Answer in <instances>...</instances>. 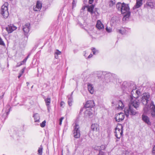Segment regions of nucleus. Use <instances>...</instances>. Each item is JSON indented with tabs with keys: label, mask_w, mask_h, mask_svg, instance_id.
Segmentation results:
<instances>
[{
	"label": "nucleus",
	"mask_w": 155,
	"mask_h": 155,
	"mask_svg": "<svg viewBox=\"0 0 155 155\" xmlns=\"http://www.w3.org/2000/svg\"><path fill=\"white\" fill-rule=\"evenodd\" d=\"M46 121L45 120L44 121L41 123L40 124V126L42 127H44L45 126Z\"/></svg>",
	"instance_id": "nucleus-33"
},
{
	"label": "nucleus",
	"mask_w": 155,
	"mask_h": 155,
	"mask_svg": "<svg viewBox=\"0 0 155 155\" xmlns=\"http://www.w3.org/2000/svg\"><path fill=\"white\" fill-rule=\"evenodd\" d=\"M9 111H7L6 112V114L8 116V114H9V111L10 110V108L9 109Z\"/></svg>",
	"instance_id": "nucleus-50"
},
{
	"label": "nucleus",
	"mask_w": 155,
	"mask_h": 155,
	"mask_svg": "<svg viewBox=\"0 0 155 155\" xmlns=\"http://www.w3.org/2000/svg\"><path fill=\"white\" fill-rule=\"evenodd\" d=\"M149 104H147L146 105H145V106L143 107V110L145 113H147L149 107Z\"/></svg>",
	"instance_id": "nucleus-26"
},
{
	"label": "nucleus",
	"mask_w": 155,
	"mask_h": 155,
	"mask_svg": "<svg viewBox=\"0 0 155 155\" xmlns=\"http://www.w3.org/2000/svg\"><path fill=\"white\" fill-rule=\"evenodd\" d=\"M95 104L93 101L89 100L87 101L84 107L86 108L89 107H93L95 106Z\"/></svg>",
	"instance_id": "nucleus-11"
},
{
	"label": "nucleus",
	"mask_w": 155,
	"mask_h": 155,
	"mask_svg": "<svg viewBox=\"0 0 155 155\" xmlns=\"http://www.w3.org/2000/svg\"><path fill=\"white\" fill-rule=\"evenodd\" d=\"M45 101L46 104L47 106L49 105L51 102V99L50 97H48L47 98L45 99Z\"/></svg>",
	"instance_id": "nucleus-25"
},
{
	"label": "nucleus",
	"mask_w": 155,
	"mask_h": 155,
	"mask_svg": "<svg viewBox=\"0 0 155 155\" xmlns=\"http://www.w3.org/2000/svg\"><path fill=\"white\" fill-rule=\"evenodd\" d=\"M91 129L93 131H98L99 130L98 125L97 124H92L91 126Z\"/></svg>",
	"instance_id": "nucleus-17"
},
{
	"label": "nucleus",
	"mask_w": 155,
	"mask_h": 155,
	"mask_svg": "<svg viewBox=\"0 0 155 155\" xmlns=\"http://www.w3.org/2000/svg\"><path fill=\"white\" fill-rule=\"evenodd\" d=\"M124 107V105L123 102L120 100L118 102V104L116 105V107L118 110H122Z\"/></svg>",
	"instance_id": "nucleus-16"
},
{
	"label": "nucleus",
	"mask_w": 155,
	"mask_h": 155,
	"mask_svg": "<svg viewBox=\"0 0 155 155\" xmlns=\"http://www.w3.org/2000/svg\"><path fill=\"white\" fill-rule=\"evenodd\" d=\"M0 12L4 17L6 18H7L9 15L8 8L7 6L3 5L1 7Z\"/></svg>",
	"instance_id": "nucleus-6"
},
{
	"label": "nucleus",
	"mask_w": 155,
	"mask_h": 155,
	"mask_svg": "<svg viewBox=\"0 0 155 155\" xmlns=\"http://www.w3.org/2000/svg\"><path fill=\"white\" fill-rule=\"evenodd\" d=\"M152 152L153 153L155 154V145L153 147Z\"/></svg>",
	"instance_id": "nucleus-43"
},
{
	"label": "nucleus",
	"mask_w": 155,
	"mask_h": 155,
	"mask_svg": "<svg viewBox=\"0 0 155 155\" xmlns=\"http://www.w3.org/2000/svg\"><path fill=\"white\" fill-rule=\"evenodd\" d=\"M128 154V153H125V154H126H126Z\"/></svg>",
	"instance_id": "nucleus-58"
},
{
	"label": "nucleus",
	"mask_w": 155,
	"mask_h": 155,
	"mask_svg": "<svg viewBox=\"0 0 155 155\" xmlns=\"http://www.w3.org/2000/svg\"><path fill=\"white\" fill-rule=\"evenodd\" d=\"M134 90L133 89L130 90L131 94L132 95L130 96L131 104L129 105L128 108H125L124 110L125 114L127 117L128 116L129 114L133 115H135L137 113V112L135 109H134V108L137 110L139 106L140 103L137 99H135L134 100L132 101L133 98L132 96H133L134 93Z\"/></svg>",
	"instance_id": "nucleus-1"
},
{
	"label": "nucleus",
	"mask_w": 155,
	"mask_h": 155,
	"mask_svg": "<svg viewBox=\"0 0 155 155\" xmlns=\"http://www.w3.org/2000/svg\"><path fill=\"white\" fill-rule=\"evenodd\" d=\"M83 109H81L80 110V113H81L82 111H83Z\"/></svg>",
	"instance_id": "nucleus-54"
},
{
	"label": "nucleus",
	"mask_w": 155,
	"mask_h": 155,
	"mask_svg": "<svg viewBox=\"0 0 155 155\" xmlns=\"http://www.w3.org/2000/svg\"><path fill=\"white\" fill-rule=\"evenodd\" d=\"M93 110L90 108L84 112L85 116L86 117L91 118L93 116Z\"/></svg>",
	"instance_id": "nucleus-12"
},
{
	"label": "nucleus",
	"mask_w": 155,
	"mask_h": 155,
	"mask_svg": "<svg viewBox=\"0 0 155 155\" xmlns=\"http://www.w3.org/2000/svg\"><path fill=\"white\" fill-rule=\"evenodd\" d=\"M106 31L109 33L110 32L112 31V30L111 28H108L107 27L106 28Z\"/></svg>",
	"instance_id": "nucleus-38"
},
{
	"label": "nucleus",
	"mask_w": 155,
	"mask_h": 155,
	"mask_svg": "<svg viewBox=\"0 0 155 155\" xmlns=\"http://www.w3.org/2000/svg\"><path fill=\"white\" fill-rule=\"evenodd\" d=\"M17 27L14 26L13 24H10L8 25L7 27H6V29L8 33H11L17 29Z\"/></svg>",
	"instance_id": "nucleus-9"
},
{
	"label": "nucleus",
	"mask_w": 155,
	"mask_h": 155,
	"mask_svg": "<svg viewBox=\"0 0 155 155\" xmlns=\"http://www.w3.org/2000/svg\"><path fill=\"white\" fill-rule=\"evenodd\" d=\"M21 65H20V62L18 63L17 64V65L16 67H18L20 66Z\"/></svg>",
	"instance_id": "nucleus-47"
},
{
	"label": "nucleus",
	"mask_w": 155,
	"mask_h": 155,
	"mask_svg": "<svg viewBox=\"0 0 155 155\" xmlns=\"http://www.w3.org/2000/svg\"><path fill=\"white\" fill-rule=\"evenodd\" d=\"M74 51H75V52H76V51H75V50H74Z\"/></svg>",
	"instance_id": "nucleus-59"
},
{
	"label": "nucleus",
	"mask_w": 155,
	"mask_h": 155,
	"mask_svg": "<svg viewBox=\"0 0 155 155\" xmlns=\"http://www.w3.org/2000/svg\"><path fill=\"white\" fill-rule=\"evenodd\" d=\"M136 93L138 95H139L140 93V91H139L138 90H137L136 91Z\"/></svg>",
	"instance_id": "nucleus-41"
},
{
	"label": "nucleus",
	"mask_w": 155,
	"mask_h": 155,
	"mask_svg": "<svg viewBox=\"0 0 155 155\" xmlns=\"http://www.w3.org/2000/svg\"><path fill=\"white\" fill-rule=\"evenodd\" d=\"M99 152V154L98 155H104L105 154L104 152L102 151V150H100Z\"/></svg>",
	"instance_id": "nucleus-37"
},
{
	"label": "nucleus",
	"mask_w": 155,
	"mask_h": 155,
	"mask_svg": "<svg viewBox=\"0 0 155 155\" xmlns=\"http://www.w3.org/2000/svg\"><path fill=\"white\" fill-rule=\"evenodd\" d=\"M92 51L93 52V53L94 54H96L97 53H98V50H96L95 48H93V49H92Z\"/></svg>",
	"instance_id": "nucleus-30"
},
{
	"label": "nucleus",
	"mask_w": 155,
	"mask_h": 155,
	"mask_svg": "<svg viewBox=\"0 0 155 155\" xmlns=\"http://www.w3.org/2000/svg\"><path fill=\"white\" fill-rule=\"evenodd\" d=\"M55 58H56V59H57L58 58V55H56V54H55Z\"/></svg>",
	"instance_id": "nucleus-52"
},
{
	"label": "nucleus",
	"mask_w": 155,
	"mask_h": 155,
	"mask_svg": "<svg viewBox=\"0 0 155 155\" xmlns=\"http://www.w3.org/2000/svg\"><path fill=\"white\" fill-rule=\"evenodd\" d=\"M93 148L95 150L100 151V146H94L93 147Z\"/></svg>",
	"instance_id": "nucleus-34"
},
{
	"label": "nucleus",
	"mask_w": 155,
	"mask_h": 155,
	"mask_svg": "<svg viewBox=\"0 0 155 155\" xmlns=\"http://www.w3.org/2000/svg\"><path fill=\"white\" fill-rule=\"evenodd\" d=\"M61 52L59 51V50H57L56 51V52H55V54L57 55H60L61 54Z\"/></svg>",
	"instance_id": "nucleus-39"
},
{
	"label": "nucleus",
	"mask_w": 155,
	"mask_h": 155,
	"mask_svg": "<svg viewBox=\"0 0 155 155\" xmlns=\"http://www.w3.org/2000/svg\"><path fill=\"white\" fill-rule=\"evenodd\" d=\"M64 104V103L63 101H62L61 102V104H60V106L61 107H63V106Z\"/></svg>",
	"instance_id": "nucleus-42"
},
{
	"label": "nucleus",
	"mask_w": 155,
	"mask_h": 155,
	"mask_svg": "<svg viewBox=\"0 0 155 155\" xmlns=\"http://www.w3.org/2000/svg\"><path fill=\"white\" fill-rule=\"evenodd\" d=\"M25 68H23L21 71V72L20 73H21V74H22L24 73V71H25Z\"/></svg>",
	"instance_id": "nucleus-44"
},
{
	"label": "nucleus",
	"mask_w": 155,
	"mask_h": 155,
	"mask_svg": "<svg viewBox=\"0 0 155 155\" xmlns=\"http://www.w3.org/2000/svg\"><path fill=\"white\" fill-rule=\"evenodd\" d=\"M25 68H23L21 71V72L20 73H21V74H22L24 73V71H25Z\"/></svg>",
	"instance_id": "nucleus-45"
},
{
	"label": "nucleus",
	"mask_w": 155,
	"mask_h": 155,
	"mask_svg": "<svg viewBox=\"0 0 155 155\" xmlns=\"http://www.w3.org/2000/svg\"><path fill=\"white\" fill-rule=\"evenodd\" d=\"M144 6L147 8H152L153 7V3L150 1H148L147 2L146 4Z\"/></svg>",
	"instance_id": "nucleus-20"
},
{
	"label": "nucleus",
	"mask_w": 155,
	"mask_h": 155,
	"mask_svg": "<svg viewBox=\"0 0 155 155\" xmlns=\"http://www.w3.org/2000/svg\"><path fill=\"white\" fill-rule=\"evenodd\" d=\"M79 128V125L76 123L74 127V130L73 131L74 136L75 138H78L80 137V133Z\"/></svg>",
	"instance_id": "nucleus-5"
},
{
	"label": "nucleus",
	"mask_w": 155,
	"mask_h": 155,
	"mask_svg": "<svg viewBox=\"0 0 155 155\" xmlns=\"http://www.w3.org/2000/svg\"><path fill=\"white\" fill-rule=\"evenodd\" d=\"M22 74H21V73H19V75L18 76V78H20L22 76Z\"/></svg>",
	"instance_id": "nucleus-49"
},
{
	"label": "nucleus",
	"mask_w": 155,
	"mask_h": 155,
	"mask_svg": "<svg viewBox=\"0 0 155 155\" xmlns=\"http://www.w3.org/2000/svg\"><path fill=\"white\" fill-rule=\"evenodd\" d=\"M30 54H28L27 56L25 58V59H26L27 60L28 58H29V56H30Z\"/></svg>",
	"instance_id": "nucleus-53"
},
{
	"label": "nucleus",
	"mask_w": 155,
	"mask_h": 155,
	"mask_svg": "<svg viewBox=\"0 0 155 155\" xmlns=\"http://www.w3.org/2000/svg\"><path fill=\"white\" fill-rule=\"evenodd\" d=\"M97 9H98L97 8H95L93 14H94L96 15H97L98 14L97 12Z\"/></svg>",
	"instance_id": "nucleus-35"
},
{
	"label": "nucleus",
	"mask_w": 155,
	"mask_h": 155,
	"mask_svg": "<svg viewBox=\"0 0 155 155\" xmlns=\"http://www.w3.org/2000/svg\"><path fill=\"white\" fill-rule=\"evenodd\" d=\"M115 0H111L109 2V6L110 7L114 5L115 3Z\"/></svg>",
	"instance_id": "nucleus-27"
},
{
	"label": "nucleus",
	"mask_w": 155,
	"mask_h": 155,
	"mask_svg": "<svg viewBox=\"0 0 155 155\" xmlns=\"http://www.w3.org/2000/svg\"><path fill=\"white\" fill-rule=\"evenodd\" d=\"M0 45H1L4 46L5 45V44L3 41L2 38L0 37Z\"/></svg>",
	"instance_id": "nucleus-32"
},
{
	"label": "nucleus",
	"mask_w": 155,
	"mask_h": 155,
	"mask_svg": "<svg viewBox=\"0 0 155 155\" xmlns=\"http://www.w3.org/2000/svg\"><path fill=\"white\" fill-rule=\"evenodd\" d=\"M94 6L93 5H92L90 6H89L87 8V11L88 12H91V14H93L94 12Z\"/></svg>",
	"instance_id": "nucleus-23"
},
{
	"label": "nucleus",
	"mask_w": 155,
	"mask_h": 155,
	"mask_svg": "<svg viewBox=\"0 0 155 155\" xmlns=\"http://www.w3.org/2000/svg\"><path fill=\"white\" fill-rule=\"evenodd\" d=\"M4 94H3V95L0 97V99H2L3 97Z\"/></svg>",
	"instance_id": "nucleus-56"
},
{
	"label": "nucleus",
	"mask_w": 155,
	"mask_h": 155,
	"mask_svg": "<svg viewBox=\"0 0 155 155\" xmlns=\"http://www.w3.org/2000/svg\"><path fill=\"white\" fill-rule=\"evenodd\" d=\"M22 27L25 35L27 38L28 33L29 32L30 29V24L28 23H26L24 25L22 26Z\"/></svg>",
	"instance_id": "nucleus-7"
},
{
	"label": "nucleus",
	"mask_w": 155,
	"mask_h": 155,
	"mask_svg": "<svg viewBox=\"0 0 155 155\" xmlns=\"http://www.w3.org/2000/svg\"><path fill=\"white\" fill-rule=\"evenodd\" d=\"M42 7V4L39 1H37L36 5L34 6L33 10L35 11H40Z\"/></svg>",
	"instance_id": "nucleus-10"
},
{
	"label": "nucleus",
	"mask_w": 155,
	"mask_h": 155,
	"mask_svg": "<svg viewBox=\"0 0 155 155\" xmlns=\"http://www.w3.org/2000/svg\"><path fill=\"white\" fill-rule=\"evenodd\" d=\"M87 86L88 91L91 94H93L94 90L92 87V85L91 84L89 83L87 84Z\"/></svg>",
	"instance_id": "nucleus-18"
},
{
	"label": "nucleus",
	"mask_w": 155,
	"mask_h": 155,
	"mask_svg": "<svg viewBox=\"0 0 155 155\" xmlns=\"http://www.w3.org/2000/svg\"><path fill=\"white\" fill-rule=\"evenodd\" d=\"M92 55H92V54H90V55H89V56L88 57V58H91L92 57Z\"/></svg>",
	"instance_id": "nucleus-51"
},
{
	"label": "nucleus",
	"mask_w": 155,
	"mask_h": 155,
	"mask_svg": "<svg viewBox=\"0 0 155 155\" xmlns=\"http://www.w3.org/2000/svg\"><path fill=\"white\" fill-rule=\"evenodd\" d=\"M74 51H75V52H76V51H75V50H74Z\"/></svg>",
	"instance_id": "nucleus-60"
},
{
	"label": "nucleus",
	"mask_w": 155,
	"mask_h": 155,
	"mask_svg": "<svg viewBox=\"0 0 155 155\" xmlns=\"http://www.w3.org/2000/svg\"><path fill=\"white\" fill-rule=\"evenodd\" d=\"M47 109L48 112H49L50 111V106L49 105L47 106Z\"/></svg>",
	"instance_id": "nucleus-48"
},
{
	"label": "nucleus",
	"mask_w": 155,
	"mask_h": 155,
	"mask_svg": "<svg viewBox=\"0 0 155 155\" xmlns=\"http://www.w3.org/2000/svg\"><path fill=\"white\" fill-rule=\"evenodd\" d=\"M143 0H136V3L135 5L133 7V9L134 10L136 9L140 8L142 5V1Z\"/></svg>",
	"instance_id": "nucleus-14"
},
{
	"label": "nucleus",
	"mask_w": 155,
	"mask_h": 155,
	"mask_svg": "<svg viewBox=\"0 0 155 155\" xmlns=\"http://www.w3.org/2000/svg\"><path fill=\"white\" fill-rule=\"evenodd\" d=\"M96 27L99 30L102 29L104 28V25L101 23L100 21H97L96 25Z\"/></svg>",
	"instance_id": "nucleus-19"
},
{
	"label": "nucleus",
	"mask_w": 155,
	"mask_h": 155,
	"mask_svg": "<svg viewBox=\"0 0 155 155\" xmlns=\"http://www.w3.org/2000/svg\"><path fill=\"white\" fill-rule=\"evenodd\" d=\"M26 84L28 86L29 84V82H27Z\"/></svg>",
	"instance_id": "nucleus-57"
},
{
	"label": "nucleus",
	"mask_w": 155,
	"mask_h": 155,
	"mask_svg": "<svg viewBox=\"0 0 155 155\" xmlns=\"http://www.w3.org/2000/svg\"><path fill=\"white\" fill-rule=\"evenodd\" d=\"M125 116V114L123 113H120L116 114L115 119L117 122H120L123 120Z\"/></svg>",
	"instance_id": "nucleus-8"
},
{
	"label": "nucleus",
	"mask_w": 155,
	"mask_h": 155,
	"mask_svg": "<svg viewBox=\"0 0 155 155\" xmlns=\"http://www.w3.org/2000/svg\"><path fill=\"white\" fill-rule=\"evenodd\" d=\"M142 119L144 122L148 125L151 126V123L150 121V119L147 116L143 114L142 115Z\"/></svg>",
	"instance_id": "nucleus-13"
},
{
	"label": "nucleus",
	"mask_w": 155,
	"mask_h": 155,
	"mask_svg": "<svg viewBox=\"0 0 155 155\" xmlns=\"http://www.w3.org/2000/svg\"><path fill=\"white\" fill-rule=\"evenodd\" d=\"M33 117L34 118L35 122H39L40 118L38 114L36 113L33 114Z\"/></svg>",
	"instance_id": "nucleus-21"
},
{
	"label": "nucleus",
	"mask_w": 155,
	"mask_h": 155,
	"mask_svg": "<svg viewBox=\"0 0 155 155\" xmlns=\"http://www.w3.org/2000/svg\"><path fill=\"white\" fill-rule=\"evenodd\" d=\"M94 0H89V4H91L93 3V2Z\"/></svg>",
	"instance_id": "nucleus-46"
},
{
	"label": "nucleus",
	"mask_w": 155,
	"mask_h": 155,
	"mask_svg": "<svg viewBox=\"0 0 155 155\" xmlns=\"http://www.w3.org/2000/svg\"><path fill=\"white\" fill-rule=\"evenodd\" d=\"M115 136L118 139H120L123 134V126L121 124H118L115 128Z\"/></svg>",
	"instance_id": "nucleus-4"
},
{
	"label": "nucleus",
	"mask_w": 155,
	"mask_h": 155,
	"mask_svg": "<svg viewBox=\"0 0 155 155\" xmlns=\"http://www.w3.org/2000/svg\"><path fill=\"white\" fill-rule=\"evenodd\" d=\"M27 61L26 59L25 58L22 61L20 62V65H22L24 63H25Z\"/></svg>",
	"instance_id": "nucleus-36"
},
{
	"label": "nucleus",
	"mask_w": 155,
	"mask_h": 155,
	"mask_svg": "<svg viewBox=\"0 0 155 155\" xmlns=\"http://www.w3.org/2000/svg\"><path fill=\"white\" fill-rule=\"evenodd\" d=\"M106 147V146L105 145H102L100 146V150H104Z\"/></svg>",
	"instance_id": "nucleus-29"
},
{
	"label": "nucleus",
	"mask_w": 155,
	"mask_h": 155,
	"mask_svg": "<svg viewBox=\"0 0 155 155\" xmlns=\"http://www.w3.org/2000/svg\"><path fill=\"white\" fill-rule=\"evenodd\" d=\"M31 88H33V86H32Z\"/></svg>",
	"instance_id": "nucleus-61"
},
{
	"label": "nucleus",
	"mask_w": 155,
	"mask_h": 155,
	"mask_svg": "<svg viewBox=\"0 0 155 155\" xmlns=\"http://www.w3.org/2000/svg\"><path fill=\"white\" fill-rule=\"evenodd\" d=\"M42 149L43 148L42 146H41L39 148V149L38 150V153L40 154V155H41L42 154Z\"/></svg>",
	"instance_id": "nucleus-28"
},
{
	"label": "nucleus",
	"mask_w": 155,
	"mask_h": 155,
	"mask_svg": "<svg viewBox=\"0 0 155 155\" xmlns=\"http://www.w3.org/2000/svg\"><path fill=\"white\" fill-rule=\"evenodd\" d=\"M63 119H64V118L63 117H62L60 119V122H59V125H61V124L62 121Z\"/></svg>",
	"instance_id": "nucleus-40"
},
{
	"label": "nucleus",
	"mask_w": 155,
	"mask_h": 155,
	"mask_svg": "<svg viewBox=\"0 0 155 155\" xmlns=\"http://www.w3.org/2000/svg\"><path fill=\"white\" fill-rule=\"evenodd\" d=\"M141 103L143 105H146L148 104H151L150 103V94L149 93L147 92L143 93L141 95V98L140 99Z\"/></svg>",
	"instance_id": "nucleus-3"
},
{
	"label": "nucleus",
	"mask_w": 155,
	"mask_h": 155,
	"mask_svg": "<svg viewBox=\"0 0 155 155\" xmlns=\"http://www.w3.org/2000/svg\"><path fill=\"white\" fill-rule=\"evenodd\" d=\"M117 31L122 35H124L126 33L125 30L124 28H122L120 29L117 30Z\"/></svg>",
	"instance_id": "nucleus-24"
},
{
	"label": "nucleus",
	"mask_w": 155,
	"mask_h": 155,
	"mask_svg": "<svg viewBox=\"0 0 155 155\" xmlns=\"http://www.w3.org/2000/svg\"><path fill=\"white\" fill-rule=\"evenodd\" d=\"M116 8L122 14H125L123 18V20L125 21L127 18L128 19L130 15V12L128 4L124 2H118L116 5Z\"/></svg>",
	"instance_id": "nucleus-2"
},
{
	"label": "nucleus",
	"mask_w": 155,
	"mask_h": 155,
	"mask_svg": "<svg viewBox=\"0 0 155 155\" xmlns=\"http://www.w3.org/2000/svg\"><path fill=\"white\" fill-rule=\"evenodd\" d=\"M77 2V0H73V2H72V8L76 6Z\"/></svg>",
	"instance_id": "nucleus-31"
},
{
	"label": "nucleus",
	"mask_w": 155,
	"mask_h": 155,
	"mask_svg": "<svg viewBox=\"0 0 155 155\" xmlns=\"http://www.w3.org/2000/svg\"><path fill=\"white\" fill-rule=\"evenodd\" d=\"M73 92H72L71 93V94L70 95H68V96L72 97V95L73 94Z\"/></svg>",
	"instance_id": "nucleus-55"
},
{
	"label": "nucleus",
	"mask_w": 155,
	"mask_h": 155,
	"mask_svg": "<svg viewBox=\"0 0 155 155\" xmlns=\"http://www.w3.org/2000/svg\"><path fill=\"white\" fill-rule=\"evenodd\" d=\"M152 105L151 108V116L153 117H155V105L154 104L153 102L152 101L151 102V105Z\"/></svg>",
	"instance_id": "nucleus-15"
},
{
	"label": "nucleus",
	"mask_w": 155,
	"mask_h": 155,
	"mask_svg": "<svg viewBox=\"0 0 155 155\" xmlns=\"http://www.w3.org/2000/svg\"><path fill=\"white\" fill-rule=\"evenodd\" d=\"M67 97L68 99V105L70 106H71L72 105V103L73 102V97H71V96H68Z\"/></svg>",
	"instance_id": "nucleus-22"
}]
</instances>
